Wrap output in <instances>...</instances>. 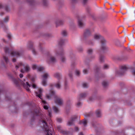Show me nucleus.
Here are the masks:
<instances>
[{"instance_id":"nucleus-1","label":"nucleus","mask_w":135,"mask_h":135,"mask_svg":"<svg viewBox=\"0 0 135 135\" xmlns=\"http://www.w3.org/2000/svg\"><path fill=\"white\" fill-rule=\"evenodd\" d=\"M13 80L14 83L17 86H18L20 84L22 85L24 88L28 92L30 91L29 88L31 87V85L26 81L25 82V80L24 79L23 81L21 80L19 78L16 79H13Z\"/></svg>"},{"instance_id":"nucleus-2","label":"nucleus","mask_w":135,"mask_h":135,"mask_svg":"<svg viewBox=\"0 0 135 135\" xmlns=\"http://www.w3.org/2000/svg\"><path fill=\"white\" fill-rule=\"evenodd\" d=\"M53 96H54L55 102L59 105H62L63 103L62 99L56 95L54 91H51L49 95H47L46 97L47 99H50L51 98V97Z\"/></svg>"},{"instance_id":"nucleus-3","label":"nucleus","mask_w":135,"mask_h":135,"mask_svg":"<svg viewBox=\"0 0 135 135\" xmlns=\"http://www.w3.org/2000/svg\"><path fill=\"white\" fill-rule=\"evenodd\" d=\"M94 37L95 39L100 40L101 44V49L102 50L104 51L107 49V47L105 45L106 41L102 36L99 34H96L95 35Z\"/></svg>"},{"instance_id":"nucleus-4","label":"nucleus","mask_w":135,"mask_h":135,"mask_svg":"<svg viewBox=\"0 0 135 135\" xmlns=\"http://www.w3.org/2000/svg\"><path fill=\"white\" fill-rule=\"evenodd\" d=\"M128 69L127 66L123 65L120 67V69L119 71H117L116 73L119 75H123L125 73L126 71Z\"/></svg>"},{"instance_id":"nucleus-5","label":"nucleus","mask_w":135,"mask_h":135,"mask_svg":"<svg viewBox=\"0 0 135 135\" xmlns=\"http://www.w3.org/2000/svg\"><path fill=\"white\" fill-rule=\"evenodd\" d=\"M22 66L25 67V71L26 72H28L30 70V68L28 65L27 64H24L22 62H20L17 65H16V68L17 69L21 67Z\"/></svg>"},{"instance_id":"nucleus-6","label":"nucleus","mask_w":135,"mask_h":135,"mask_svg":"<svg viewBox=\"0 0 135 135\" xmlns=\"http://www.w3.org/2000/svg\"><path fill=\"white\" fill-rule=\"evenodd\" d=\"M47 55L48 57V62H49L54 63L56 62V58L54 56L51 55L49 52H47Z\"/></svg>"},{"instance_id":"nucleus-7","label":"nucleus","mask_w":135,"mask_h":135,"mask_svg":"<svg viewBox=\"0 0 135 135\" xmlns=\"http://www.w3.org/2000/svg\"><path fill=\"white\" fill-rule=\"evenodd\" d=\"M86 95L87 94L85 93H82L80 94L78 100V102L77 104V107H79L81 105V103L79 102V101L82 99L85 98Z\"/></svg>"},{"instance_id":"nucleus-8","label":"nucleus","mask_w":135,"mask_h":135,"mask_svg":"<svg viewBox=\"0 0 135 135\" xmlns=\"http://www.w3.org/2000/svg\"><path fill=\"white\" fill-rule=\"evenodd\" d=\"M64 52L62 50L60 51L59 52L56 53V56H59L60 57L61 60L62 62H64L65 60V59L64 56Z\"/></svg>"},{"instance_id":"nucleus-9","label":"nucleus","mask_w":135,"mask_h":135,"mask_svg":"<svg viewBox=\"0 0 135 135\" xmlns=\"http://www.w3.org/2000/svg\"><path fill=\"white\" fill-rule=\"evenodd\" d=\"M49 75L47 73H45L42 76L43 78L42 84L43 85L46 86V81Z\"/></svg>"},{"instance_id":"nucleus-10","label":"nucleus","mask_w":135,"mask_h":135,"mask_svg":"<svg viewBox=\"0 0 135 135\" xmlns=\"http://www.w3.org/2000/svg\"><path fill=\"white\" fill-rule=\"evenodd\" d=\"M21 53L17 51H13L11 53V55L12 56L14 57H18L20 56Z\"/></svg>"},{"instance_id":"nucleus-11","label":"nucleus","mask_w":135,"mask_h":135,"mask_svg":"<svg viewBox=\"0 0 135 135\" xmlns=\"http://www.w3.org/2000/svg\"><path fill=\"white\" fill-rule=\"evenodd\" d=\"M42 90L41 89H39L38 90V91L35 92L36 95L37 97H38L41 99H42Z\"/></svg>"},{"instance_id":"nucleus-12","label":"nucleus","mask_w":135,"mask_h":135,"mask_svg":"<svg viewBox=\"0 0 135 135\" xmlns=\"http://www.w3.org/2000/svg\"><path fill=\"white\" fill-rule=\"evenodd\" d=\"M32 69L33 70L37 69L39 71H41L44 69V68L40 66H37L36 65H33L32 66Z\"/></svg>"},{"instance_id":"nucleus-13","label":"nucleus","mask_w":135,"mask_h":135,"mask_svg":"<svg viewBox=\"0 0 135 135\" xmlns=\"http://www.w3.org/2000/svg\"><path fill=\"white\" fill-rule=\"evenodd\" d=\"M76 118V116H74L72 117L70 120H69L68 123L67 125L68 126H71L73 124V122L74 121Z\"/></svg>"},{"instance_id":"nucleus-14","label":"nucleus","mask_w":135,"mask_h":135,"mask_svg":"<svg viewBox=\"0 0 135 135\" xmlns=\"http://www.w3.org/2000/svg\"><path fill=\"white\" fill-rule=\"evenodd\" d=\"M33 42H30L29 43V48L30 49L32 50V52L34 54L36 55V53L33 47Z\"/></svg>"},{"instance_id":"nucleus-15","label":"nucleus","mask_w":135,"mask_h":135,"mask_svg":"<svg viewBox=\"0 0 135 135\" xmlns=\"http://www.w3.org/2000/svg\"><path fill=\"white\" fill-rule=\"evenodd\" d=\"M4 8L6 11L7 12H9V8L6 5L3 4L1 3H0V9Z\"/></svg>"},{"instance_id":"nucleus-16","label":"nucleus","mask_w":135,"mask_h":135,"mask_svg":"<svg viewBox=\"0 0 135 135\" xmlns=\"http://www.w3.org/2000/svg\"><path fill=\"white\" fill-rule=\"evenodd\" d=\"M90 35V32L89 29L86 30L84 32V36L85 37H86L89 36Z\"/></svg>"},{"instance_id":"nucleus-17","label":"nucleus","mask_w":135,"mask_h":135,"mask_svg":"<svg viewBox=\"0 0 135 135\" xmlns=\"http://www.w3.org/2000/svg\"><path fill=\"white\" fill-rule=\"evenodd\" d=\"M54 85L57 89H60L61 86V82L60 81H58Z\"/></svg>"},{"instance_id":"nucleus-18","label":"nucleus","mask_w":135,"mask_h":135,"mask_svg":"<svg viewBox=\"0 0 135 135\" xmlns=\"http://www.w3.org/2000/svg\"><path fill=\"white\" fill-rule=\"evenodd\" d=\"M87 123V120L85 119L81 121H80L79 122V123L80 124H83L84 127L86 126Z\"/></svg>"},{"instance_id":"nucleus-19","label":"nucleus","mask_w":135,"mask_h":135,"mask_svg":"<svg viewBox=\"0 0 135 135\" xmlns=\"http://www.w3.org/2000/svg\"><path fill=\"white\" fill-rule=\"evenodd\" d=\"M54 77L57 78L59 81L60 80L61 78L60 74L58 73H55L54 75Z\"/></svg>"},{"instance_id":"nucleus-20","label":"nucleus","mask_w":135,"mask_h":135,"mask_svg":"<svg viewBox=\"0 0 135 135\" xmlns=\"http://www.w3.org/2000/svg\"><path fill=\"white\" fill-rule=\"evenodd\" d=\"M63 22L61 20H58L57 21L56 23V26L57 27L60 25H62L63 24Z\"/></svg>"},{"instance_id":"nucleus-21","label":"nucleus","mask_w":135,"mask_h":135,"mask_svg":"<svg viewBox=\"0 0 135 135\" xmlns=\"http://www.w3.org/2000/svg\"><path fill=\"white\" fill-rule=\"evenodd\" d=\"M78 25L80 27H82L84 26V24L81 20H78Z\"/></svg>"},{"instance_id":"nucleus-22","label":"nucleus","mask_w":135,"mask_h":135,"mask_svg":"<svg viewBox=\"0 0 135 135\" xmlns=\"http://www.w3.org/2000/svg\"><path fill=\"white\" fill-rule=\"evenodd\" d=\"M52 109L54 112L56 113H58L59 112V110L57 107L56 106H54L52 107Z\"/></svg>"},{"instance_id":"nucleus-23","label":"nucleus","mask_w":135,"mask_h":135,"mask_svg":"<svg viewBox=\"0 0 135 135\" xmlns=\"http://www.w3.org/2000/svg\"><path fill=\"white\" fill-rule=\"evenodd\" d=\"M96 115L97 117H100L101 115V113L100 111L99 110H97L96 112Z\"/></svg>"},{"instance_id":"nucleus-24","label":"nucleus","mask_w":135,"mask_h":135,"mask_svg":"<svg viewBox=\"0 0 135 135\" xmlns=\"http://www.w3.org/2000/svg\"><path fill=\"white\" fill-rule=\"evenodd\" d=\"M3 59L4 60L6 63V64H8V63L9 62V61L8 57L5 56H3Z\"/></svg>"},{"instance_id":"nucleus-25","label":"nucleus","mask_w":135,"mask_h":135,"mask_svg":"<svg viewBox=\"0 0 135 135\" xmlns=\"http://www.w3.org/2000/svg\"><path fill=\"white\" fill-rule=\"evenodd\" d=\"M65 41L64 39H61L59 42V44L61 45H63Z\"/></svg>"},{"instance_id":"nucleus-26","label":"nucleus","mask_w":135,"mask_h":135,"mask_svg":"<svg viewBox=\"0 0 135 135\" xmlns=\"http://www.w3.org/2000/svg\"><path fill=\"white\" fill-rule=\"evenodd\" d=\"M102 84L104 87H106L108 85V83L107 82L103 81L102 83Z\"/></svg>"},{"instance_id":"nucleus-27","label":"nucleus","mask_w":135,"mask_h":135,"mask_svg":"<svg viewBox=\"0 0 135 135\" xmlns=\"http://www.w3.org/2000/svg\"><path fill=\"white\" fill-rule=\"evenodd\" d=\"M104 57L103 56L100 55L99 57V60L100 62H102L104 61Z\"/></svg>"},{"instance_id":"nucleus-28","label":"nucleus","mask_w":135,"mask_h":135,"mask_svg":"<svg viewBox=\"0 0 135 135\" xmlns=\"http://www.w3.org/2000/svg\"><path fill=\"white\" fill-rule=\"evenodd\" d=\"M9 20V17L8 16L6 17L4 19L3 22L6 23L8 22Z\"/></svg>"},{"instance_id":"nucleus-29","label":"nucleus","mask_w":135,"mask_h":135,"mask_svg":"<svg viewBox=\"0 0 135 135\" xmlns=\"http://www.w3.org/2000/svg\"><path fill=\"white\" fill-rule=\"evenodd\" d=\"M4 49L5 52L6 54H9V51L8 48V47H5Z\"/></svg>"},{"instance_id":"nucleus-30","label":"nucleus","mask_w":135,"mask_h":135,"mask_svg":"<svg viewBox=\"0 0 135 135\" xmlns=\"http://www.w3.org/2000/svg\"><path fill=\"white\" fill-rule=\"evenodd\" d=\"M92 115L91 113L90 112L88 113H86L84 115L85 117H89L91 116Z\"/></svg>"},{"instance_id":"nucleus-31","label":"nucleus","mask_w":135,"mask_h":135,"mask_svg":"<svg viewBox=\"0 0 135 135\" xmlns=\"http://www.w3.org/2000/svg\"><path fill=\"white\" fill-rule=\"evenodd\" d=\"M57 130L60 132H61L62 130V127L60 126H57Z\"/></svg>"},{"instance_id":"nucleus-32","label":"nucleus","mask_w":135,"mask_h":135,"mask_svg":"<svg viewBox=\"0 0 135 135\" xmlns=\"http://www.w3.org/2000/svg\"><path fill=\"white\" fill-rule=\"evenodd\" d=\"M62 34L64 36H66L67 35V33L66 31H63L62 32Z\"/></svg>"},{"instance_id":"nucleus-33","label":"nucleus","mask_w":135,"mask_h":135,"mask_svg":"<svg viewBox=\"0 0 135 135\" xmlns=\"http://www.w3.org/2000/svg\"><path fill=\"white\" fill-rule=\"evenodd\" d=\"M83 86L84 88H86L88 86V85L87 83H84L83 84Z\"/></svg>"},{"instance_id":"nucleus-34","label":"nucleus","mask_w":135,"mask_h":135,"mask_svg":"<svg viewBox=\"0 0 135 135\" xmlns=\"http://www.w3.org/2000/svg\"><path fill=\"white\" fill-rule=\"evenodd\" d=\"M80 71L78 70H76L75 71V74L77 76H79L80 75Z\"/></svg>"},{"instance_id":"nucleus-35","label":"nucleus","mask_w":135,"mask_h":135,"mask_svg":"<svg viewBox=\"0 0 135 135\" xmlns=\"http://www.w3.org/2000/svg\"><path fill=\"white\" fill-rule=\"evenodd\" d=\"M131 68L133 70L132 71V74L133 75H135V69L133 67H131Z\"/></svg>"},{"instance_id":"nucleus-36","label":"nucleus","mask_w":135,"mask_h":135,"mask_svg":"<svg viewBox=\"0 0 135 135\" xmlns=\"http://www.w3.org/2000/svg\"><path fill=\"white\" fill-rule=\"evenodd\" d=\"M109 68V66L107 64H105L104 66L103 67V69H107L108 68Z\"/></svg>"},{"instance_id":"nucleus-37","label":"nucleus","mask_w":135,"mask_h":135,"mask_svg":"<svg viewBox=\"0 0 135 135\" xmlns=\"http://www.w3.org/2000/svg\"><path fill=\"white\" fill-rule=\"evenodd\" d=\"M93 50L91 49H89L88 50V54H91L93 52Z\"/></svg>"},{"instance_id":"nucleus-38","label":"nucleus","mask_w":135,"mask_h":135,"mask_svg":"<svg viewBox=\"0 0 135 135\" xmlns=\"http://www.w3.org/2000/svg\"><path fill=\"white\" fill-rule=\"evenodd\" d=\"M48 116L50 118L51 117L52 115V114L51 112L49 111V110L48 111Z\"/></svg>"},{"instance_id":"nucleus-39","label":"nucleus","mask_w":135,"mask_h":135,"mask_svg":"<svg viewBox=\"0 0 135 135\" xmlns=\"http://www.w3.org/2000/svg\"><path fill=\"white\" fill-rule=\"evenodd\" d=\"M61 132L63 134H67L68 133V132L67 131H65L62 130Z\"/></svg>"},{"instance_id":"nucleus-40","label":"nucleus","mask_w":135,"mask_h":135,"mask_svg":"<svg viewBox=\"0 0 135 135\" xmlns=\"http://www.w3.org/2000/svg\"><path fill=\"white\" fill-rule=\"evenodd\" d=\"M43 4L44 6H46L47 4L46 0H43Z\"/></svg>"},{"instance_id":"nucleus-41","label":"nucleus","mask_w":135,"mask_h":135,"mask_svg":"<svg viewBox=\"0 0 135 135\" xmlns=\"http://www.w3.org/2000/svg\"><path fill=\"white\" fill-rule=\"evenodd\" d=\"M27 3H29L30 5H32L33 4V2L32 1H30L27 0Z\"/></svg>"},{"instance_id":"nucleus-42","label":"nucleus","mask_w":135,"mask_h":135,"mask_svg":"<svg viewBox=\"0 0 135 135\" xmlns=\"http://www.w3.org/2000/svg\"><path fill=\"white\" fill-rule=\"evenodd\" d=\"M44 108L45 109L47 110L48 109V107L46 105H44Z\"/></svg>"},{"instance_id":"nucleus-43","label":"nucleus","mask_w":135,"mask_h":135,"mask_svg":"<svg viewBox=\"0 0 135 135\" xmlns=\"http://www.w3.org/2000/svg\"><path fill=\"white\" fill-rule=\"evenodd\" d=\"M83 73L84 74H86L88 73V70L86 69H84L83 70Z\"/></svg>"},{"instance_id":"nucleus-44","label":"nucleus","mask_w":135,"mask_h":135,"mask_svg":"<svg viewBox=\"0 0 135 135\" xmlns=\"http://www.w3.org/2000/svg\"><path fill=\"white\" fill-rule=\"evenodd\" d=\"M69 75L70 78H71L73 75L72 73L71 72H69Z\"/></svg>"},{"instance_id":"nucleus-45","label":"nucleus","mask_w":135,"mask_h":135,"mask_svg":"<svg viewBox=\"0 0 135 135\" xmlns=\"http://www.w3.org/2000/svg\"><path fill=\"white\" fill-rule=\"evenodd\" d=\"M57 121L59 122H61V118H58L57 119Z\"/></svg>"},{"instance_id":"nucleus-46","label":"nucleus","mask_w":135,"mask_h":135,"mask_svg":"<svg viewBox=\"0 0 135 135\" xmlns=\"http://www.w3.org/2000/svg\"><path fill=\"white\" fill-rule=\"evenodd\" d=\"M32 87L33 88L35 89L36 87V86L35 84H32Z\"/></svg>"},{"instance_id":"nucleus-47","label":"nucleus","mask_w":135,"mask_h":135,"mask_svg":"<svg viewBox=\"0 0 135 135\" xmlns=\"http://www.w3.org/2000/svg\"><path fill=\"white\" fill-rule=\"evenodd\" d=\"M42 102L44 104H47V102L45 100H42Z\"/></svg>"},{"instance_id":"nucleus-48","label":"nucleus","mask_w":135,"mask_h":135,"mask_svg":"<svg viewBox=\"0 0 135 135\" xmlns=\"http://www.w3.org/2000/svg\"><path fill=\"white\" fill-rule=\"evenodd\" d=\"M65 88L66 89H67V83L66 81L65 82Z\"/></svg>"},{"instance_id":"nucleus-49","label":"nucleus","mask_w":135,"mask_h":135,"mask_svg":"<svg viewBox=\"0 0 135 135\" xmlns=\"http://www.w3.org/2000/svg\"><path fill=\"white\" fill-rule=\"evenodd\" d=\"M43 49L41 47H40V52H42L43 50Z\"/></svg>"},{"instance_id":"nucleus-50","label":"nucleus","mask_w":135,"mask_h":135,"mask_svg":"<svg viewBox=\"0 0 135 135\" xmlns=\"http://www.w3.org/2000/svg\"><path fill=\"white\" fill-rule=\"evenodd\" d=\"M133 34H132L130 36H129L128 38H133Z\"/></svg>"},{"instance_id":"nucleus-51","label":"nucleus","mask_w":135,"mask_h":135,"mask_svg":"<svg viewBox=\"0 0 135 135\" xmlns=\"http://www.w3.org/2000/svg\"><path fill=\"white\" fill-rule=\"evenodd\" d=\"M93 98L92 97H90L89 98V100L91 101L93 100Z\"/></svg>"},{"instance_id":"nucleus-52","label":"nucleus","mask_w":135,"mask_h":135,"mask_svg":"<svg viewBox=\"0 0 135 135\" xmlns=\"http://www.w3.org/2000/svg\"><path fill=\"white\" fill-rule=\"evenodd\" d=\"M7 37L9 39H10L11 38V35H10L8 34V35Z\"/></svg>"},{"instance_id":"nucleus-53","label":"nucleus","mask_w":135,"mask_h":135,"mask_svg":"<svg viewBox=\"0 0 135 135\" xmlns=\"http://www.w3.org/2000/svg\"><path fill=\"white\" fill-rule=\"evenodd\" d=\"M19 76H20V78H22L23 77V74H20Z\"/></svg>"},{"instance_id":"nucleus-54","label":"nucleus","mask_w":135,"mask_h":135,"mask_svg":"<svg viewBox=\"0 0 135 135\" xmlns=\"http://www.w3.org/2000/svg\"><path fill=\"white\" fill-rule=\"evenodd\" d=\"M88 0H83V3L84 4H85L87 2Z\"/></svg>"},{"instance_id":"nucleus-55","label":"nucleus","mask_w":135,"mask_h":135,"mask_svg":"<svg viewBox=\"0 0 135 135\" xmlns=\"http://www.w3.org/2000/svg\"><path fill=\"white\" fill-rule=\"evenodd\" d=\"M75 131H79V129L77 127H75Z\"/></svg>"},{"instance_id":"nucleus-56","label":"nucleus","mask_w":135,"mask_h":135,"mask_svg":"<svg viewBox=\"0 0 135 135\" xmlns=\"http://www.w3.org/2000/svg\"><path fill=\"white\" fill-rule=\"evenodd\" d=\"M88 44H92V41L91 40L90 41H89Z\"/></svg>"},{"instance_id":"nucleus-57","label":"nucleus","mask_w":135,"mask_h":135,"mask_svg":"<svg viewBox=\"0 0 135 135\" xmlns=\"http://www.w3.org/2000/svg\"><path fill=\"white\" fill-rule=\"evenodd\" d=\"M4 14V13L3 12H1L0 13V15L2 16Z\"/></svg>"},{"instance_id":"nucleus-58","label":"nucleus","mask_w":135,"mask_h":135,"mask_svg":"<svg viewBox=\"0 0 135 135\" xmlns=\"http://www.w3.org/2000/svg\"><path fill=\"white\" fill-rule=\"evenodd\" d=\"M34 116L33 117L31 120V122H32L34 119Z\"/></svg>"},{"instance_id":"nucleus-59","label":"nucleus","mask_w":135,"mask_h":135,"mask_svg":"<svg viewBox=\"0 0 135 135\" xmlns=\"http://www.w3.org/2000/svg\"><path fill=\"white\" fill-rule=\"evenodd\" d=\"M16 61V59L15 58H13L12 60V61L13 62H15Z\"/></svg>"},{"instance_id":"nucleus-60","label":"nucleus","mask_w":135,"mask_h":135,"mask_svg":"<svg viewBox=\"0 0 135 135\" xmlns=\"http://www.w3.org/2000/svg\"><path fill=\"white\" fill-rule=\"evenodd\" d=\"M22 73H24V71L23 70V69H21L20 71Z\"/></svg>"},{"instance_id":"nucleus-61","label":"nucleus","mask_w":135,"mask_h":135,"mask_svg":"<svg viewBox=\"0 0 135 135\" xmlns=\"http://www.w3.org/2000/svg\"><path fill=\"white\" fill-rule=\"evenodd\" d=\"M8 76L11 77H12V76L11 74H8Z\"/></svg>"},{"instance_id":"nucleus-62","label":"nucleus","mask_w":135,"mask_h":135,"mask_svg":"<svg viewBox=\"0 0 135 135\" xmlns=\"http://www.w3.org/2000/svg\"><path fill=\"white\" fill-rule=\"evenodd\" d=\"M83 50L82 49V48L80 49V50H79V51H81Z\"/></svg>"},{"instance_id":"nucleus-63","label":"nucleus","mask_w":135,"mask_h":135,"mask_svg":"<svg viewBox=\"0 0 135 135\" xmlns=\"http://www.w3.org/2000/svg\"><path fill=\"white\" fill-rule=\"evenodd\" d=\"M83 135V134L81 132L80 133V135Z\"/></svg>"},{"instance_id":"nucleus-64","label":"nucleus","mask_w":135,"mask_h":135,"mask_svg":"<svg viewBox=\"0 0 135 135\" xmlns=\"http://www.w3.org/2000/svg\"><path fill=\"white\" fill-rule=\"evenodd\" d=\"M99 69V68H96V70L97 71H98V69Z\"/></svg>"}]
</instances>
